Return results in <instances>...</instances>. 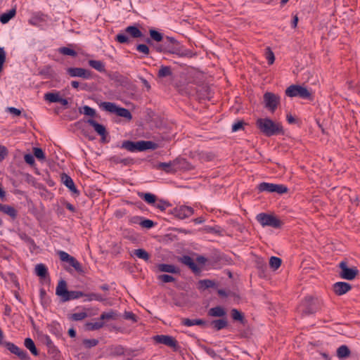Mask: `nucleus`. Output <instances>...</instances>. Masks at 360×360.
I'll return each instance as SVG.
<instances>
[{
    "label": "nucleus",
    "mask_w": 360,
    "mask_h": 360,
    "mask_svg": "<svg viewBox=\"0 0 360 360\" xmlns=\"http://www.w3.org/2000/svg\"><path fill=\"white\" fill-rule=\"evenodd\" d=\"M256 127L262 134L267 137L284 135L285 134L282 124L274 122L269 117L257 119Z\"/></svg>",
    "instance_id": "f257e3e1"
},
{
    "label": "nucleus",
    "mask_w": 360,
    "mask_h": 360,
    "mask_svg": "<svg viewBox=\"0 0 360 360\" xmlns=\"http://www.w3.org/2000/svg\"><path fill=\"white\" fill-rule=\"evenodd\" d=\"M169 53L177 55L180 57L193 58L196 56L192 50L186 49L180 44L174 37H167L165 38V53Z\"/></svg>",
    "instance_id": "f03ea898"
},
{
    "label": "nucleus",
    "mask_w": 360,
    "mask_h": 360,
    "mask_svg": "<svg viewBox=\"0 0 360 360\" xmlns=\"http://www.w3.org/2000/svg\"><path fill=\"white\" fill-rule=\"evenodd\" d=\"M158 144L152 141H124L122 143L121 148H124L130 152L135 151H146L148 150H155L158 148Z\"/></svg>",
    "instance_id": "7ed1b4c3"
},
{
    "label": "nucleus",
    "mask_w": 360,
    "mask_h": 360,
    "mask_svg": "<svg viewBox=\"0 0 360 360\" xmlns=\"http://www.w3.org/2000/svg\"><path fill=\"white\" fill-rule=\"evenodd\" d=\"M56 295L60 297L63 302H68L72 300H76L84 297L85 293L82 291L70 290L67 288V283L61 279L58 281L56 289Z\"/></svg>",
    "instance_id": "20e7f679"
},
{
    "label": "nucleus",
    "mask_w": 360,
    "mask_h": 360,
    "mask_svg": "<svg viewBox=\"0 0 360 360\" xmlns=\"http://www.w3.org/2000/svg\"><path fill=\"white\" fill-rule=\"evenodd\" d=\"M128 34L134 39L143 37L144 35L136 25H130L125 28L124 32H120L115 36V41L120 44H129L131 40Z\"/></svg>",
    "instance_id": "39448f33"
},
{
    "label": "nucleus",
    "mask_w": 360,
    "mask_h": 360,
    "mask_svg": "<svg viewBox=\"0 0 360 360\" xmlns=\"http://www.w3.org/2000/svg\"><path fill=\"white\" fill-rule=\"evenodd\" d=\"M99 105L103 108V110L111 113H114L117 116L124 117L128 120H130L132 118L131 113L128 109L119 107L114 103L104 101L101 102Z\"/></svg>",
    "instance_id": "423d86ee"
},
{
    "label": "nucleus",
    "mask_w": 360,
    "mask_h": 360,
    "mask_svg": "<svg viewBox=\"0 0 360 360\" xmlns=\"http://www.w3.org/2000/svg\"><path fill=\"white\" fill-rule=\"evenodd\" d=\"M256 219L262 226L280 229L283 225V222L276 216L264 212L258 214Z\"/></svg>",
    "instance_id": "0eeeda50"
},
{
    "label": "nucleus",
    "mask_w": 360,
    "mask_h": 360,
    "mask_svg": "<svg viewBox=\"0 0 360 360\" xmlns=\"http://www.w3.org/2000/svg\"><path fill=\"white\" fill-rule=\"evenodd\" d=\"M257 188L259 193H276L279 195L286 193L288 191V187L283 184H276L268 182H262L259 184Z\"/></svg>",
    "instance_id": "6e6552de"
},
{
    "label": "nucleus",
    "mask_w": 360,
    "mask_h": 360,
    "mask_svg": "<svg viewBox=\"0 0 360 360\" xmlns=\"http://www.w3.org/2000/svg\"><path fill=\"white\" fill-rule=\"evenodd\" d=\"M285 95L289 97H300L304 99L311 100V93L304 86L292 84L285 90Z\"/></svg>",
    "instance_id": "1a4fd4ad"
},
{
    "label": "nucleus",
    "mask_w": 360,
    "mask_h": 360,
    "mask_svg": "<svg viewBox=\"0 0 360 360\" xmlns=\"http://www.w3.org/2000/svg\"><path fill=\"white\" fill-rule=\"evenodd\" d=\"M338 266L340 269V271L339 272V276L342 279L352 281L359 274V271L356 266L349 268L347 265V261H345V260L342 261L339 264Z\"/></svg>",
    "instance_id": "9d476101"
},
{
    "label": "nucleus",
    "mask_w": 360,
    "mask_h": 360,
    "mask_svg": "<svg viewBox=\"0 0 360 360\" xmlns=\"http://www.w3.org/2000/svg\"><path fill=\"white\" fill-rule=\"evenodd\" d=\"M153 339L156 343L168 346L174 352H177L180 349L178 341L172 336L167 335H157L153 336Z\"/></svg>",
    "instance_id": "9b49d317"
},
{
    "label": "nucleus",
    "mask_w": 360,
    "mask_h": 360,
    "mask_svg": "<svg viewBox=\"0 0 360 360\" xmlns=\"http://www.w3.org/2000/svg\"><path fill=\"white\" fill-rule=\"evenodd\" d=\"M263 98L265 108L271 112H274L280 103V96L272 92L267 91L264 94Z\"/></svg>",
    "instance_id": "f8f14e48"
},
{
    "label": "nucleus",
    "mask_w": 360,
    "mask_h": 360,
    "mask_svg": "<svg viewBox=\"0 0 360 360\" xmlns=\"http://www.w3.org/2000/svg\"><path fill=\"white\" fill-rule=\"evenodd\" d=\"M302 307L304 314H312L319 310L317 300L312 297H306L302 304Z\"/></svg>",
    "instance_id": "ddd939ff"
},
{
    "label": "nucleus",
    "mask_w": 360,
    "mask_h": 360,
    "mask_svg": "<svg viewBox=\"0 0 360 360\" xmlns=\"http://www.w3.org/2000/svg\"><path fill=\"white\" fill-rule=\"evenodd\" d=\"M67 74L71 77H81L84 79L93 78V72L82 68H68L66 70Z\"/></svg>",
    "instance_id": "4468645a"
},
{
    "label": "nucleus",
    "mask_w": 360,
    "mask_h": 360,
    "mask_svg": "<svg viewBox=\"0 0 360 360\" xmlns=\"http://www.w3.org/2000/svg\"><path fill=\"white\" fill-rule=\"evenodd\" d=\"M193 209L191 207L186 205L176 207L171 211V214H173L176 218L179 219H184L188 218L189 217L193 215Z\"/></svg>",
    "instance_id": "2eb2a0df"
},
{
    "label": "nucleus",
    "mask_w": 360,
    "mask_h": 360,
    "mask_svg": "<svg viewBox=\"0 0 360 360\" xmlns=\"http://www.w3.org/2000/svg\"><path fill=\"white\" fill-rule=\"evenodd\" d=\"M3 344L6 347V349L10 351V352L17 355L20 360L30 359V356L27 352L19 348L14 343L11 342H4Z\"/></svg>",
    "instance_id": "dca6fc26"
},
{
    "label": "nucleus",
    "mask_w": 360,
    "mask_h": 360,
    "mask_svg": "<svg viewBox=\"0 0 360 360\" xmlns=\"http://www.w3.org/2000/svg\"><path fill=\"white\" fill-rule=\"evenodd\" d=\"M87 123L94 127L95 131L101 136V142L107 143L108 141L106 139V137L108 134L106 128L104 125L97 122L94 119H89Z\"/></svg>",
    "instance_id": "f3484780"
},
{
    "label": "nucleus",
    "mask_w": 360,
    "mask_h": 360,
    "mask_svg": "<svg viewBox=\"0 0 360 360\" xmlns=\"http://www.w3.org/2000/svg\"><path fill=\"white\" fill-rule=\"evenodd\" d=\"M178 261L187 266L194 274H199L201 271L200 268L195 264L193 259L188 255L178 257Z\"/></svg>",
    "instance_id": "a211bd4d"
},
{
    "label": "nucleus",
    "mask_w": 360,
    "mask_h": 360,
    "mask_svg": "<svg viewBox=\"0 0 360 360\" xmlns=\"http://www.w3.org/2000/svg\"><path fill=\"white\" fill-rule=\"evenodd\" d=\"M61 181L63 184L76 196L80 194L79 191L77 188L72 179L65 173L60 174Z\"/></svg>",
    "instance_id": "6ab92c4d"
},
{
    "label": "nucleus",
    "mask_w": 360,
    "mask_h": 360,
    "mask_svg": "<svg viewBox=\"0 0 360 360\" xmlns=\"http://www.w3.org/2000/svg\"><path fill=\"white\" fill-rule=\"evenodd\" d=\"M352 285L347 282L339 281L333 285V290L337 295L346 294L352 289Z\"/></svg>",
    "instance_id": "aec40b11"
},
{
    "label": "nucleus",
    "mask_w": 360,
    "mask_h": 360,
    "mask_svg": "<svg viewBox=\"0 0 360 360\" xmlns=\"http://www.w3.org/2000/svg\"><path fill=\"white\" fill-rule=\"evenodd\" d=\"M41 340L47 347L49 354L53 355V357H56L58 355V349L54 345L53 342L48 335H42L41 336Z\"/></svg>",
    "instance_id": "412c9836"
},
{
    "label": "nucleus",
    "mask_w": 360,
    "mask_h": 360,
    "mask_svg": "<svg viewBox=\"0 0 360 360\" xmlns=\"http://www.w3.org/2000/svg\"><path fill=\"white\" fill-rule=\"evenodd\" d=\"M157 169H162L166 173H175L178 170L176 167L175 160L169 162H160L157 165Z\"/></svg>",
    "instance_id": "4be33fe9"
},
{
    "label": "nucleus",
    "mask_w": 360,
    "mask_h": 360,
    "mask_svg": "<svg viewBox=\"0 0 360 360\" xmlns=\"http://www.w3.org/2000/svg\"><path fill=\"white\" fill-rule=\"evenodd\" d=\"M158 269L160 271H162V272L176 274H180V269L175 266L173 264H159L158 265Z\"/></svg>",
    "instance_id": "5701e85b"
},
{
    "label": "nucleus",
    "mask_w": 360,
    "mask_h": 360,
    "mask_svg": "<svg viewBox=\"0 0 360 360\" xmlns=\"http://www.w3.org/2000/svg\"><path fill=\"white\" fill-rule=\"evenodd\" d=\"M207 315L212 317H226V311L221 306H217L208 310Z\"/></svg>",
    "instance_id": "b1692460"
},
{
    "label": "nucleus",
    "mask_w": 360,
    "mask_h": 360,
    "mask_svg": "<svg viewBox=\"0 0 360 360\" xmlns=\"http://www.w3.org/2000/svg\"><path fill=\"white\" fill-rule=\"evenodd\" d=\"M0 211L8 215L13 219H15L18 217V211L13 207L8 205L0 203Z\"/></svg>",
    "instance_id": "393cba45"
},
{
    "label": "nucleus",
    "mask_w": 360,
    "mask_h": 360,
    "mask_svg": "<svg viewBox=\"0 0 360 360\" xmlns=\"http://www.w3.org/2000/svg\"><path fill=\"white\" fill-rule=\"evenodd\" d=\"M206 323V321L201 319H190L188 318H184L181 319V324L188 327L193 326H204Z\"/></svg>",
    "instance_id": "a878e982"
},
{
    "label": "nucleus",
    "mask_w": 360,
    "mask_h": 360,
    "mask_svg": "<svg viewBox=\"0 0 360 360\" xmlns=\"http://www.w3.org/2000/svg\"><path fill=\"white\" fill-rule=\"evenodd\" d=\"M120 316L119 313L117 311L113 309H110L108 311L103 312L99 319L101 321H110V320H117Z\"/></svg>",
    "instance_id": "bb28decb"
},
{
    "label": "nucleus",
    "mask_w": 360,
    "mask_h": 360,
    "mask_svg": "<svg viewBox=\"0 0 360 360\" xmlns=\"http://www.w3.org/2000/svg\"><path fill=\"white\" fill-rule=\"evenodd\" d=\"M138 195L146 202L153 206L158 200V197L151 193H139Z\"/></svg>",
    "instance_id": "cd10ccee"
},
{
    "label": "nucleus",
    "mask_w": 360,
    "mask_h": 360,
    "mask_svg": "<svg viewBox=\"0 0 360 360\" xmlns=\"http://www.w3.org/2000/svg\"><path fill=\"white\" fill-rule=\"evenodd\" d=\"M110 161L115 164L122 163L124 165H131L134 164V160L131 158H121L119 155L110 157Z\"/></svg>",
    "instance_id": "c85d7f7f"
},
{
    "label": "nucleus",
    "mask_w": 360,
    "mask_h": 360,
    "mask_svg": "<svg viewBox=\"0 0 360 360\" xmlns=\"http://www.w3.org/2000/svg\"><path fill=\"white\" fill-rule=\"evenodd\" d=\"M210 325L213 327L214 330H220L227 327L228 321L226 319V317L219 319H215L210 322Z\"/></svg>",
    "instance_id": "c756f323"
},
{
    "label": "nucleus",
    "mask_w": 360,
    "mask_h": 360,
    "mask_svg": "<svg viewBox=\"0 0 360 360\" xmlns=\"http://www.w3.org/2000/svg\"><path fill=\"white\" fill-rule=\"evenodd\" d=\"M159 78H165L173 76L172 69L170 66L161 65L157 74Z\"/></svg>",
    "instance_id": "7c9ffc66"
},
{
    "label": "nucleus",
    "mask_w": 360,
    "mask_h": 360,
    "mask_svg": "<svg viewBox=\"0 0 360 360\" xmlns=\"http://www.w3.org/2000/svg\"><path fill=\"white\" fill-rule=\"evenodd\" d=\"M176 167H178L179 169H192L193 167L185 159L182 158H177L175 159Z\"/></svg>",
    "instance_id": "2f4dec72"
},
{
    "label": "nucleus",
    "mask_w": 360,
    "mask_h": 360,
    "mask_svg": "<svg viewBox=\"0 0 360 360\" xmlns=\"http://www.w3.org/2000/svg\"><path fill=\"white\" fill-rule=\"evenodd\" d=\"M109 354L111 356H120L125 354V348L122 345L112 346L109 348Z\"/></svg>",
    "instance_id": "473e14b6"
},
{
    "label": "nucleus",
    "mask_w": 360,
    "mask_h": 360,
    "mask_svg": "<svg viewBox=\"0 0 360 360\" xmlns=\"http://www.w3.org/2000/svg\"><path fill=\"white\" fill-rule=\"evenodd\" d=\"M39 75L44 76L47 79H53L55 75V72L51 65H46L39 69Z\"/></svg>",
    "instance_id": "72a5a7b5"
},
{
    "label": "nucleus",
    "mask_w": 360,
    "mask_h": 360,
    "mask_svg": "<svg viewBox=\"0 0 360 360\" xmlns=\"http://www.w3.org/2000/svg\"><path fill=\"white\" fill-rule=\"evenodd\" d=\"M88 63L90 67L96 70L97 71L100 72H105L106 70L105 68V63L102 62L101 60H89L88 61Z\"/></svg>",
    "instance_id": "f704fd0d"
},
{
    "label": "nucleus",
    "mask_w": 360,
    "mask_h": 360,
    "mask_svg": "<svg viewBox=\"0 0 360 360\" xmlns=\"http://www.w3.org/2000/svg\"><path fill=\"white\" fill-rule=\"evenodd\" d=\"M24 345L27 349H28L32 354L37 356L39 355V351L37 350L35 344L32 338H27L25 339Z\"/></svg>",
    "instance_id": "c9c22d12"
},
{
    "label": "nucleus",
    "mask_w": 360,
    "mask_h": 360,
    "mask_svg": "<svg viewBox=\"0 0 360 360\" xmlns=\"http://www.w3.org/2000/svg\"><path fill=\"white\" fill-rule=\"evenodd\" d=\"M35 274L37 276L44 278H46L49 273H48V269L44 264H38L35 266Z\"/></svg>",
    "instance_id": "e433bc0d"
},
{
    "label": "nucleus",
    "mask_w": 360,
    "mask_h": 360,
    "mask_svg": "<svg viewBox=\"0 0 360 360\" xmlns=\"http://www.w3.org/2000/svg\"><path fill=\"white\" fill-rule=\"evenodd\" d=\"M16 14L15 8H11L7 12L3 13L0 16V22L3 24H6L9 22Z\"/></svg>",
    "instance_id": "4c0bfd02"
},
{
    "label": "nucleus",
    "mask_w": 360,
    "mask_h": 360,
    "mask_svg": "<svg viewBox=\"0 0 360 360\" xmlns=\"http://www.w3.org/2000/svg\"><path fill=\"white\" fill-rule=\"evenodd\" d=\"M351 351L347 345H341L337 349V356L339 359H345L349 356Z\"/></svg>",
    "instance_id": "58836bf2"
},
{
    "label": "nucleus",
    "mask_w": 360,
    "mask_h": 360,
    "mask_svg": "<svg viewBox=\"0 0 360 360\" xmlns=\"http://www.w3.org/2000/svg\"><path fill=\"white\" fill-rule=\"evenodd\" d=\"M198 285V288L203 290L210 288H215L217 286L216 283L214 281L210 279L200 280Z\"/></svg>",
    "instance_id": "ea45409f"
},
{
    "label": "nucleus",
    "mask_w": 360,
    "mask_h": 360,
    "mask_svg": "<svg viewBox=\"0 0 360 360\" xmlns=\"http://www.w3.org/2000/svg\"><path fill=\"white\" fill-rule=\"evenodd\" d=\"M134 255H136L138 258L143 259L146 262H148L150 259L149 253L146 250L142 248L134 250Z\"/></svg>",
    "instance_id": "a19ab883"
},
{
    "label": "nucleus",
    "mask_w": 360,
    "mask_h": 360,
    "mask_svg": "<svg viewBox=\"0 0 360 360\" xmlns=\"http://www.w3.org/2000/svg\"><path fill=\"white\" fill-rule=\"evenodd\" d=\"M60 97L59 92H48L44 94V99L50 103H58Z\"/></svg>",
    "instance_id": "79ce46f5"
},
{
    "label": "nucleus",
    "mask_w": 360,
    "mask_h": 360,
    "mask_svg": "<svg viewBox=\"0 0 360 360\" xmlns=\"http://www.w3.org/2000/svg\"><path fill=\"white\" fill-rule=\"evenodd\" d=\"M104 326V322L96 321L94 323L88 322L85 324V328L87 330H96Z\"/></svg>",
    "instance_id": "37998d69"
},
{
    "label": "nucleus",
    "mask_w": 360,
    "mask_h": 360,
    "mask_svg": "<svg viewBox=\"0 0 360 360\" xmlns=\"http://www.w3.org/2000/svg\"><path fill=\"white\" fill-rule=\"evenodd\" d=\"M282 264V259L278 257L272 256L269 259V266L274 270H277Z\"/></svg>",
    "instance_id": "c03bdc74"
},
{
    "label": "nucleus",
    "mask_w": 360,
    "mask_h": 360,
    "mask_svg": "<svg viewBox=\"0 0 360 360\" xmlns=\"http://www.w3.org/2000/svg\"><path fill=\"white\" fill-rule=\"evenodd\" d=\"M58 52L65 56H70L73 58L77 56V52L69 47L63 46L58 49Z\"/></svg>",
    "instance_id": "a18cd8bd"
},
{
    "label": "nucleus",
    "mask_w": 360,
    "mask_h": 360,
    "mask_svg": "<svg viewBox=\"0 0 360 360\" xmlns=\"http://www.w3.org/2000/svg\"><path fill=\"white\" fill-rule=\"evenodd\" d=\"M231 316L233 320L238 321L242 323H244L245 321L244 314L236 309L231 310Z\"/></svg>",
    "instance_id": "49530a36"
},
{
    "label": "nucleus",
    "mask_w": 360,
    "mask_h": 360,
    "mask_svg": "<svg viewBox=\"0 0 360 360\" xmlns=\"http://www.w3.org/2000/svg\"><path fill=\"white\" fill-rule=\"evenodd\" d=\"M79 112L81 114L83 113L84 115L90 116L91 117H95L96 115V110L88 105H84L82 107V108H80L79 109Z\"/></svg>",
    "instance_id": "de8ad7c7"
},
{
    "label": "nucleus",
    "mask_w": 360,
    "mask_h": 360,
    "mask_svg": "<svg viewBox=\"0 0 360 360\" xmlns=\"http://www.w3.org/2000/svg\"><path fill=\"white\" fill-rule=\"evenodd\" d=\"M88 316V314L85 311L79 312V313H74L71 314L68 316V319L70 320L74 321H79L84 319Z\"/></svg>",
    "instance_id": "09e8293b"
},
{
    "label": "nucleus",
    "mask_w": 360,
    "mask_h": 360,
    "mask_svg": "<svg viewBox=\"0 0 360 360\" xmlns=\"http://www.w3.org/2000/svg\"><path fill=\"white\" fill-rule=\"evenodd\" d=\"M150 32V37L151 39L157 42H161L164 40L163 34L160 33V32L151 29L149 31Z\"/></svg>",
    "instance_id": "8fccbe9b"
},
{
    "label": "nucleus",
    "mask_w": 360,
    "mask_h": 360,
    "mask_svg": "<svg viewBox=\"0 0 360 360\" xmlns=\"http://www.w3.org/2000/svg\"><path fill=\"white\" fill-rule=\"evenodd\" d=\"M172 204L167 200L160 199L157 200L156 203L154 205V207L160 210L161 211H165L167 207H171Z\"/></svg>",
    "instance_id": "3c124183"
},
{
    "label": "nucleus",
    "mask_w": 360,
    "mask_h": 360,
    "mask_svg": "<svg viewBox=\"0 0 360 360\" xmlns=\"http://www.w3.org/2000/svg\"><path fill=\"white\" fill-rule=\"evenodd\" d=\"M68 264L72 266L78 273H84V270L81 264L74 257H72Z\"/></svg>",
    "instance_id": "603ef678"
},
{
    "label": "nucleus",
    "mask_w": 360,
    "mask_h": 360,
    "mask_svg": "<svg viewBox=\"0 0 360 360\" xmlns=\"http://www.w3.org/2000/svg\"><path fill=\"white\" fill-rule=\"evenodd\" d=\"M33 155L39 160H44L46 159L45 153L40 148L34 147L33 148Z\"/></svg>",
    "instance_id": "864d4df0"
},
{
    "label": "nucleus",
    "mask_w": 360,
    "mask_h": 360,
    "mask_svg": "<svg viewBox=\"0 0 360 360\" xmlns=\"http://www.w3.org/2000/svg\"><path fill=\"white\" fill-rule=\"evenodd\" d=\"M156 223L153 221L148 219L142 218V220L140 221V225L143 228H146L150 229L155 226Z\"/></svg>",
    "instance_id": "5fc2aeb1"
},
{
    "label": "nucleus",
    "mask_w": 360,
    "mask_h": 360,
    "mask_svg": "<svg viewBox=\"0 0 360 360\" xmlns=\"http://www.w3.org/2000/svg\"><path fill=\"white\" fill-rule=\"evenodd\" d=\"M84 297H86L88 301L97 300L99 302H103L105 300V299H103V297L100 294L94 293V292H91V293H89V294L85 293V295Z\"/></svg>",
    "instance_id": "6e6d98bb"
},
{
    "label": "nucleus",
    "mask_w": 360,
    "mask_h": 360,
    "mask_svg": "<svg viewBox=\"0 0 360 360\" xmlns=\"http://www.w3.org/2000/svg\"><path fill=\"white\" fill-rule=\"evenodd\" d=\"M82 344L86 348H91L98 344V340L96 339H84L82 341Z\"/></svg>",
    "instance_id": "4d7b16f0"
},
{
    "label": "nucleus",
    "mask_w": 360,
    "mask_h": 360,
    "mask_svg": "<svg viewBox=\"0 0 360 360\" xmlns=\"http://www.w3.org/2000/svg\"><path fill=\"white\" fill-rule=\"evenodd\" d=\"M266 58L268 61L269 65H272L275 60V56L274 52L269 47L266 49Z\"/></svg>",
    "instance_id": "13d9d810"
},
{
    "label": "nucleus",
    "mask_w": 360,
    "mask_h": 360,
    "mask_svg": "<svg viewBox=\"0 0 360 360\" xmlns=\"http://www.w3.org/2000/svg\"><path fill=\"white\" fill-rule=\"evenodd\" d=\"M204 350L212 358H213V359L217 358V359H219L220 360H224V359L221 358L219 355H218L213 349H212L210 347H205Z\"/></svg>",
    "instance_id": "bf43d9fd"
},
{
    "label": "nucleus",
    "mask_w": 360,
    "mask_h": 360,
    "mask_svg": "<svg viewBox=\"0 0 360 360\" xmlns=\"http://www.w3.org/2000/svg\"><path fill=\"white\" fill-rule=\"evenodd\" d=\"M58 255L60 257V259L63 262H69L70 260L72 259V256L70 255L68 253H67L66 252H64V251H62V250H60L58 252Z\"/></svg>",
    "instance_id": "052dcab7"
},
{
    "label": "nucleus",
    "mask_w": 360,
    "mask_h": 360,
    "mask_svg": "<svg viewBox=\"0 0 360 360\" xmlns=\"http://www.w3.org/2000/svg\"><path fill=\"white\" fill-rule=\"evenodd\" d=\"M158 279L163 283H169L175 281V278L168 274H161L158 276Z\"/></svg>",
    "instance_id": "680f3d73"
},
{
    "label": "nucleus",
    "mask_w": 360,
    "mask_h": 360,
    "mask_svg": "<svg viewBox=\"0 0 360 360\" xmlns=\"http://www.w3.org/2000/svg\"><path fill=\"white\" fill-rule=\"evenodd\" d=\"M6 59V53L3 47H0V72L3 70L4 64Z\"/></svg>",
    "instance_id": "e2e57ef3"
},
{
    "label": "nucleus",
    "mask_w": 360,
    "mask_h": 360,
    "mask_svg": "<svg viewBox=\"0 0 360 360\" xmlns=\"http://www.w3.org/2000/svg\"><path fill=\"white\" fill-rule=\"evenodd\" d=\"M136 49L139 52L143 53L145 55H148L150 53V49L148 46L144 44H138Z\"/></svg>",
    "instance_id": "0e129e2a"
},
{
    "label": "nucleus",
    "mask_w": 360,
    "mask_h": 360,
    "mask_svg": "<svg viewBox=\"0 0 360 360\" xmlns=\"http://www.w3.org/2000/svg\"><path fill=\"white\" fill-rule=\"evenodd\" d=\"M24 160L25 162L30 166H33L35 165L34 157L31 153L25 154L24 156Z\"/></svg>",
    "instance_id": "69168bd1"
},
{
    "label": "nucleus",
    "mask_w": 360,
    "mask_h": 360,
    "mask_svg": "<svg viewBox=\"0 0 360 360\" xmlns=\"http://www.w3.org/2000/svg\"><path fill=\"white\" fill-rule=\"evenodd\" d=\"M246 123L243 120H238L232 125V131H237L240 129H243V126Z\"/></svg>",
    "instance_id": "338daca9"
},
{
    "label": "nucleus",
    "mask_w": 360,
    "mask_h": 360,
    "mask_svg": "<svg viewBox=\"0 0 360 360\" xmlns=\"http://www.w3.org/2000/svg\"><path fill=\"white\" fill-rule=\"evenodd\" d=\"M123 316L124 319L131 320L134 323L137 322V316L131 311H125Z\"/></svg>",
    "instance_id": "774afa93"
}]
</instances>
